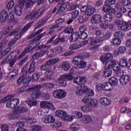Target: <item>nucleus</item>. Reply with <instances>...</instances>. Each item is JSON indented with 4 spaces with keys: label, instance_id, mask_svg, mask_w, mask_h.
Returning <instances> with one entry per match:
<instances>
[{
    "label": "nucleus",
    "instance_id": "f257e3e1",
    "mask_svg": "<svg viewBox=\"0 0 131 131\" xmlns=\"http://www.w3.org/2000/svg\"><path fill=\"white\" fill-rule=\"evenodd\" d=\"M46 35V33H43L41 35L37 36L34 39L30 42V43L28 46V47L26 48L22 54L19 55L20 54V51L19 50H16L13 53H11L9 56H8L2 62L1 65H5V64H7L8 62H9L10 66L13 67L14 64L17 60H20L22 58L26 53H31L32 54L34 49L37 46L39 45L38 40Z\"/></svg>",
    "mask_w": 131,
    "mask_h": 131
},
{
    "label": "nucleus",
    "instance_id": "f03ea898",
    "mask_svg": "<svg viewBox=\"0 0 131 131\" xmlns=\"http://www.w3.org/2000/svg\"><path fill=\"white\" fill-rule=\"evenodd\" d=\"M100 60L104 65L105 69L103 72L104 77H110L112 75L111 68H115L117 65V62L113 59V55L111 53H106L102 55L100 57Z\"/></svg>",
    "mask_w": 131,
    "mask_h": 131
},
{
    "label": "nucleus",
    "instance_id": "7ed1b4c3",
    "mask_svg": "<svg viewBox=\"0 0 131 131\" xmlns=\"http://www.w3.org/2000/svg\"><path fill=\"white\" fill-rule=\"evenodd\" d=\"M41 89V86L40 85H37L34 86L33 88L29 89L30 92H33L32 94V99H29L27 101V104L29 106H36L37 104V100L35 99H38L40 97V92L39 90Z\"/></svg>",
    "mask_w": 131,
    "mask_h": 131
},
{
    "label": "nucleus",
    "instance_id": "20e7f679",
    "mask_svg": "<svg viewBox=\"0 0 131 131\" xmlns=\"http://www.w3.org/2000/svg\"><path fill=\"white\" fill-rule=\"evenodd\" d=\"M13 99V95H9L5 98H3L0 103H6L7 102L6 106L7 108H15L17 105H18L20 102V100L18 99Z\"/></svg>",
    "mask_w": 131,
    "mask_h": 131
},
{
    "label": "nucleus",
    "instance_id": "39448f33",
    "mask_svg": "<svg viewBox=\"0 0 131 131\" xmlns=\"http://www.w3.org/2000/svg\"><path fill=\"white\" fill-rule=\"evenodd\" d=\"M91 22L93 24H98V23H100V27L104 29L108 27V24L106 23L105 21L102 20V17L99 14H94L92 17Z\"/></svg>",
    "mask_w": 131,
    "mask_h": 131
},
{
    "label": "nucleus",
    "instance_id": "423d86ee",
    "mask_svg": "<svg viewBox=\"0 0 131 131\" xmlns=\"http://www.w3.org/2000/svg\"><path fill=\"white\" fill-rule=\"evenodd\" d=\"M26 0H19L18 4L14 8V13L17 17H21L23 14V8Z\"/></svg>",
    "mask_w": 131,
    "mask_h": 131
},
{
    "label": "nucleus",
    "instance_id": "0eeeda50",
    "mask_svg": "<svg viewBox=\"0 0 131 131\" xmlns=\"http://www.w3.org/2000/svg\"><path fill=\"white\" fill-rule=\"evenodd\" d=\"M91 46H94V45H97L99 43L100 41H103L104 40V38L103 37V35L100 31H96V37L95 38H90Z\"/></svg>",
    "mask_w": 131,
    "mask_h": 131
},
{
    "label": "nucleus",
    "instance_id": "6e6552de",
    "mask_svg": "<svg viewBox=\"0 0 131 131\" xmlns=\"http://www.w3.org/2000/svg\"><path fill=\"white\" fill-rule=\"evenodd\" d=\"M96 89L97 91H105L110 92L112 91V87L110 83L108 82H104L101 84H98L96 85Z\"/></svg>",
    "mask_w": 131,
    "mask_h": 131
},
{
    "label": "nucleus",
    "instance_id": "1a4fd4ad",
    "mask_svg": "<svg viewBox=\"0 0 131 131\" xmlns=\"http://www.w3.org/2000/svg\"><path fill=\"white\" fill-rule=\"evenodd\" d=\"M73 62L75 65H77L80 69H83L86 67V62L82 58L79 57H74Z\"/></svg>",
    "mask_w": 131,
    "mask_h": 131
},
{
    "label": "nucleus",
    "instance_id": "9d476101",
    "mask_svg": "<svg viewBox=\"0 0 131 131\" xmlns=\"http://www.w3.org/2000/svg\"><path fill=\"white\" fill-rule=\"evenodd\" d=\"M81 101L84 104H87L88 106H92V107H93L94 108H97L98 106V103H97V102H95L94 99L91 98H89L86 96L83 98L81 100Z\"/></svg>",
    "mask_w": 131,
    "mask_h": 131
},
{
    "label": "nucleus",
    "instance_id": "9b49d317",
    "mask_svg": "<svg viewBox=\"0 0 131 131\" xmlns=\"http://www.w3.org/2000/svg\"><path fill=\"white\" fill-rule=\"evenodd\" d=\"M53 97L57 99H63L67 96V93L63 90H56L53 92Z\"/></svg>",
    "mask_w": 131,
    "mask_h": 131
},
{
    "label": "nucleus",
    "instance_id": "f8f14e48",
    "mask_svg": "<svg viewBox=\"0 0 131 131\" xmlns=\"http://www.w3.org/2000/svg\"><path fill=\"white\" fill-rule=\"evenodd\" d=\"M43 48H45L44 51L37 52L33 56L32 59H33V60H36L37 59H38V58L42 57V56H43V55H45L46 53H48V52H49V51L50 50V48H51V46L44 45Z\"/></svg>",
    "mask_w": 131,
    "mask_h": 131
},
{
    "label": "nucleus",
    "instance_id": "ddd939ff",
    "mask_svg": "<svg viewBox=\"0 0 131 131\" xmlns=\"http://www.w3.org/2000/svg\"><path fill=\"white\" fill-rule=\"evenodd\" d=\"M40 106L41 108H45V109H48V110H52L53 111L56 110V107H55L54 104L50 102L41 101L40 103Z\"/></svg>",
    "mask_w": 131,
    "mask_h": 131
},
{
    "label": "nucleus",
    "instance_id": "4468645a",
    "mask_svg": "<svg viewBox=\"0 0 131 131\" xmlns=\"http://www.w3.org/2000/svg\"><path fill=\"white\" fill-rule=\"evenodd\" d=\"M15 37L13 39L11 40L9 43H8L9 46H14L15 43H16V41L21 38V34H19L16 30H13L10 34V35H15Z\"/></svg>",
    "mask_w": 131,
    "mask_h": 131
},
{
    "label": "nucleus",
    "instance_id": "2eb2a0df",
    "mask_svg": "<svg viewBox=\"0 0 131 131\" xmlns=\"http://www.w3.org/2000/svg\"><path fill=\"white\" fill-rule=\"evenodd\" d=\"M27 111H28V109L23 106H19V107L13 108L12 110L13 113L14 115H16L17 116H19L18 114H20V113H24L25 112H27Z\"/></svg>",
    "mask_w": 131,
    "mask_h": 131
},
{
    "label": "nucleus",
    "instance_id": "dca6fc26",
    "mask_svg": "<svg viewBox=\"0 0 131 131\" xmlns=\"http://www.w3.org/2000/svg\"><path fill=\"white\" fill-rule=\"evenodd\" d=\"M31 81V79L27 77L26 75H23L20 76L17 80L18 84H21V83H29Z\"/></svg>",
    "mask_w": 131,
    "mask_h": 131
},
{
    "label": "nucleus",
    "instance_id": "f3484780",
    "mask_svg": "<svg viewBox=\"0 0 131 131\" xmlns=\"http://www.w3.org/2000/svg\"><path fill=\"white\" fill-rule=\"evenodd\" d=\"M42 121L44 123L49 124L54 123L55 122V118L52 115H47L45 117L42 118Z\"/></svg>",
    "mask_w": 131,
    "mask_h": 131
},
{
    "label": "nucleus",
    "instance_id": "a211bd4d",
    "mask_svg": "<svg viewBox=\"0 0 131 131\" xmlns=\"http://www.w3.org/2000/svg\"><path fill=\"white\" fill-rule=\"evenodd\" d=\"M99 103H100L102 106L107 107V106L111 105V100L106 97H102L99 99Z\"/></svg>",
    "mask_w": 131,
    "mask_h": 131
},
{
    "label": "nucleus",
    "instance_id": "6ab92c4d",
    "mask_svg": "<svg viewBox=\"0 0 131 131\" xmlns=\"http://www.w3.org/2000/svg\"><path fill=\"white\" fill-rule=\"evenodd\" d=\"M86 82V79L85 77H77L74 79V83L75 84H83Z\"/></svg>",
    "mask_w": 131,
    "mask_h": 131
},
{
    "label": "nucleus",
    "instance_id": "aec40b11",
    "mask_svg": "<svg viewBox=\"0 0 131 131\" xmlns=\"http://www.w3.org/2000/svg\"><path fill=\"white\" fill-rule=\"evenodd\" d=\"M38 2V4H43L46 0H27L26 3L27 8H30L31 5L33 4H36Z\"/></svg>",
    "mask_w": 131,
    "mask_h": 131
},
{
    "label": "nucleus",
    "instance_id": "412c9836",
    "mask_svg": "<svg viewBox=\"0 0 131 131\" xmlns=\"http://www.w3.org/2000/svg\"><path fill=\"white\" fill-rule=\"evenodd\" d=\"M43 12H45V8H43L39 9L37 11L33 10L32 12L33 19H36L38 18L39 16H41V14H43Z\"/></svg>",
    "mask_w": 131,
    "mask_h": 131
},
{
    "label": "nucleus",
    "instance_id": "4be33fe9",
    "mask_svg": "<svg viewBox=\"0 0 131 131\" xmlns=\"http://www.w3.org/2000/svg\"><path fill=\"white\" fill-rule=\"evenodd\" d=\"M9 19V13L3 10L0 13V20L1 22H5V21H7Z\"/></svg>",
    "mask_w": 131,
    "mask_h": 131
},
{
    "label": "nucleus",
    "instance_id": "5701e85b",
    "mask_svg": "<svg viewBox=\"0 0 131 131\" xmlns=\"http://www.w3.org/2000/svg\"><path fill=\"white\" fill-rule=\"evenodd\" d=\"M130 76L128 75H123L120 79V82L121 84L124 85L130 81Z\"/></svg>",
    "mask_w": 131,
    "mask_h": 131
},
{
    "label": "nucleus",
    "instance_id": "b1692460",
    "mask_svg": "<svg viewBox=\"0 0 131 131\" xmlns=\"http://www.w3.org/2000/svg\"><path fill=\"white\" fill-rule=\"evenodd\" d=\"M73 71H74V68H72L69 73L63 75L61 76L66 80H73V78H74L72 76L73 75Z\"/></svg>",
    "mask_w": 131,
    "mask_h": 131
},
{
    "label": "nucleus",
    "instance_id": "393cba45",
    "mask_svg": "<svg viewBox=\"0 0 131 131\" xmlns=\"http://www.w3.org/2000/svg\"><path fill=\"white\" fill-rule=\"evenodd\" d=\"M128 62L125 58H120L118 63V66L119 68L123 69L124 67H127Z\"/></svg>",
    "mask_w": 131,
    "mask_h": 131
},
{
    "label": "nucleus",
    "instance_id": "a878e982",
    "mask_svg": "<svg viewBox=\"0 0 131 131\" xmlns=\"http://www.w3.org/2000/svg\"><path fill=\"white\" fill-rule=\"evenodd\" d=\"M67 113L63 110H58L56 112V116L59 118L61 119V120H63Z\"/></svg>",
    "mask_w": 131,
    "mask_h": 131
},
{
    "label": "nucleus",
    "instance_id": "bb28decb",
    "mask_svg": "<svg viewBox=\"0 0 131 131\" xmlns=\"http://www.w3.org/2000/svg\"><path fill=\"white\" fill-rule=\"evenodd\" d=\"M82 123H91L92 122V117L89 115H84L80 119Z\"/></svg>",
    "mask_w": 131,
    "mask_h": 131
},
{
    "label": "nucleus",
    "instance_id": "cd10ccee",
    "mask_svg": "<svg viewBox=\"0 0 131 131\" xmlns=\"http://www.w3.org/2000/svg\"><path fill=\"white\" fill-rule=\"evenodd\" d=\"M45 77L48 80H52L54 78V71L48 70L45 73Z\"/></svg>",
    "mask_w": 131,
    "mask_h": 131
},
{
    "label": "nucleus",
    "instance_id": "c85d7f7f",
    "mask_svg": "<svg viewBox=\"0 0 131 131\" xmlns=\"http://www.w3.org/2000/svg\"><path fill=\"white\" fill-rule=\"evenodd\" d=\"M78 37H79L78 33L77 32H74L71 34L70 37V41H71V42H74V41H76V40L78 39Z\"/></svg>",
    "mask_w": 131,
    "mask_h": 131
},
{
    "label": "nucleus",
    "instance_id": "c756f323",
    "mask_svg": "<svg viewBox=\"0 0 131 131\" xmlns=\"http://www.w3.org/2000/svg\"><path fill=\"white\" fill-rule=\"evenodd\" d=\"M103 12L105 13H110L111 14H115V9L114 8H112L111 6H104L103 7Z\"/></svg>",
    "mask_w": 131,
    "mask_h": 131
},
{
    "label": "nucleus",
    "instance_id": "7c9ffc66",
    "mask_svg": "<svg viewBox=\"0 0 131 131\" xmlns=\"http://www.w3.org/2000/svg\"><path fill=\"white\" fill-rule=\"evenodd\" d=\"M31 27V23H29L28 24H27L22 30L21 32H20V31H19V29H16V30H14L15 31L17 30L18 34H21V36H22V35L23 34V33H25V32H26V31H27V30H28V29H29L30 28V27ZM24 32V33H23Z\"/></svg>",
    "mask_w": 131,
    "mask_h": 131
},
{
    "label": "nucleus",
    "instance_id": "2f4dec72",
    "mask_svg": "<svg viewBox=\"0 0 131 131\" xmlns=\"http://www.w3.org/2000/svg\"><path fill=\"white\" fill-rule=\"evenodd\" d=\"M14 125H15V126H19V125L20 126V127L17 129L16 131H27L26 129L21 127L24 126L25 125L24 122H15L14 123Z\"/></svg>",
    "mask_w": 131,
    "mask_h": 131
},
{
    "label": "nucleus",
    "instance_id": "473e14b6",
    "mask_svg": "<svg viewBox=\"0 0 131 131\" xmlns=\"http://www.w3.org/2000/svg\"><path fill=\"white\" fill-rule=\"evenodd\" d=\"M96 12V9L94 8H88L85 11V14L87 16H92L94 13Z\"/></svg>",
    "mask_w": 131,
    "mask_h": 131
},
{
    "label": "nucleus",
    "instance_id": "72a5a7b5",
    "mask_svg": "<svg viewBox=\"0 0 131 131\" xmlns=\"http://www.w3.org/2000/svg\"><path fill=\"white\" fill-rule=\"evenodd\" d=\"M114 71H115V72L117 76H121V77L123 76V71L121 70L120 68L117 67L116 69H114Z\"/></svg>",
    "mask_w": 131,
    "mask_h": 131
},
{
    "label": "nucleus",
    "instance_id": "f704fd0d",
    "mask_svg": "<svg viewBox=\"0 0 131 131\" xmlns=\"http://www.w3.org/2000/svg\"><path fill=\"white\" fill-rule=\"evenodd\" d=\"M65 79L61 76L58 81V85L59 86H66V81H65Z\"/></svg>",
    "mask_w": 131,
    "mask_h": 131
},
{
    "label": "nucleus",
    "instance_id": "c9c22d12",
    "mask_svg": "<svg viewBox=\"0 0 131 131\" xmlns=\"http://www.w3.org/2000/svg\"><path fill=\"white\" fill-rule=\"evenodd\" d=\"M70 64H69L68 62H63L62 63L61 66V69L62 70H64V71H67L70 69Z\"/></svg>",
    "mask_w": 131,
    "mask_h": 131
},
{
    "label": "nucleus",
    "instance_id": "e433bc0d",
    "mask_svg": "<svg viewBox=\"0 0 131 131\" xmlns=\"http://www.w3.org/2000/svg\"><path fill=\"white\" fill-rule=\"evenodd\" d=\"M58 62H59V58H53L48 60L47 64L49 66H53L54 64H57Z\"/></svg>",
    "mask_w": 131,
    "mask_h": 131
},
{
    "label": "nucleus",
    "instance_id": "4c0bfd02",
    "mask_svg": "<svg viewBox=\"0 0 131 131\" xmlns=\"http://www.w3.org/2000/svg\"><path fill=\"white\" fill-rule=\"evenodd\" d=\"M75 93L76 96H78V97L82 96V95H83L82 90L81 89V86L76 87L75 89Z\"/></svg>",
    "mask_w": 131,
    "mask_h": 131
},
{
    "label": "nucleus",
    "instance_id": "58836bf2",
    "mask_svg": "<svg viewBox=\"0 0 131 131\" xmlns=\"http://www.w3.org/2000/svg\"><path fill=\"white\" fill-rule=\"evenodd\" d=\"M74 117H75V116L68 115L67 113L63 119V121H69V122L73 121V119H74Z\"/></svg>",
    "mask_w": 131,
    "mask_h": 131
},
{
    "label": "nucleus",
    "instance_id": "ea45409f",
    "mask_svg": "<svg viewBox=\"0 0 131 131\" xmlns=\"http://www.w3.org/2000/svg\"><path fill=\"white\" fill-rule=\"evenodd\" d=\"M108 81L111 86L116 85V84H117V83L118 82V80L116 79V78L114 77H112L110 78Z\"/></svg>",
    "mask_w": 131,
    "mask_h": 131
},
{
    "label": "nucleus",
    "instance_id": "a19ab883",
    "mask_svg": "<svg viewBox=\"0 0 131 131\" xmlns=\"http://www.w3.org/2000/svg\"><path fill=\"white\" fill-rule=\"evenodd\" d=\"M40 76V73L38 72H35L33 74L32 80V81L35 82L37 81L39 79Z\"/></svg>",
    "mask_w": 131,
    "mask_h": 131
},
{
    "label": "nucleus",
    "instance_id": "79ce46f5",
    "mask_svg": "<svg viewBox=\"0 0 131 131\" xmlns=\"http://www.w3.org/2000/svg\"><path fill=\"white\" fill-rule=\"evenodd\" d=\"M55 86V84L52 83H47L43 84V88L45 90H52Z\"/></svg>",
    "mask_w": 131,
    "mask_h": 131
},
{
    "label": "nucleus",
    "instance_id": "37998d69",
    "mask_svg": "<svg viewBox=\"0 0 131 131\" xmlns=\"http://www.w3.org/2000/svg\"><path fill=\"white\" fill-rule=\"evenodd\" d=\"M71 127L74 130H78V129H80V125L78 123L75 122L71 124Z\"/></svg>",
    "mask_w": 131,
    "mask_h": 131
},
{
    "label": "nucleus",
    "instance_id": "c03bdc74",
    "mask_svg": "<svg viewBox=\"0 0 131 131\" xmlns=\"http://www.w3.org/2000/svg\"><path fill=\"white\" fill-rule=\"evenodd\" d=\"M79 12L78 10H75L73 12L69 14V15L71 16L72 19H76L77 16H78Z\"/></svg>",
    "mask_w": 131,
    "mask_h": 131
},
{
    "label": "nucleus",
    "instance_id": "a18cd8bd",
    "mask_svg": "<svg viewBox=\"0 0 131 131\" xmlns=\"http://www.w3.org/2000/svg\"><path fill=\"white\" fill-rule=\"evenodd\" d=\"M116 0H106L105 2V5L107 7H110V6H113V5H115V3Z\"/></svg>",
    "mask_w": 131,
    "mask_h": 131
},
{
    "label": "nucleus",
    "instance_id": "49530a36",
    "mask_svg": "<svg viewBox=\"0 0 131 131\" xmlns=\"http://www.w3.org/2000/svg\"><path fill=\"white\" fill-rule=\"evenodd\" d=\"M122 29H119V30H123V31H127L128 30V27H127V24L126 22L124 21L121 26Z\"/></svg>",
    "mask_w": 131,
    "mask_h": 131
},
{
    "label": "nucleus",
    "instance_id": "de8ad7c7",
    "mask_svg": "<svg viewBox=\"0 0 131 131\" xmlns=\"http://www.w3.org/2000/svg\"><path fill=\"white\" fill-rule=\"evenodd\" d=\"M59 7L60 8L58 11L57 14H61V13L64 12V10H66V8H67V6L64 4H61Z\"/></svg>",
    "mask_w": 131,
    "mask_h": 131
},
{
    "label": "nucleus",
    "instance_id": "09e8293b",
    "mask_svg": "<svg viewBox=\"0 0 131 131\" xmlns=\"http://www.w3.org/2000/svg\"><path fill=\"white\" fill-rule=\"evenodd\" d=\"M73 114H74L75 117H76V118H77L78 119H80V118H82V117H83V115L82 114V113L80 112H74Z\"/></svg>",
    "mask_w": 131,
    "mask_h": 131
},
{
    "label": "nucleus",
    "instance_id": "8fccbe9b",
    "mask_svg": "<svg viewBox=\"0 0 131 131\" xmlns=\"http://www.w3.org/2000/svg\"><path fill=\"white\" fill-rule=\"evenodd\" d=\"M124 36V34L121 32H116L115 34V37L119 38V39H122V37Z\"/></svg>",
    "mask_w": 131,
    "mask_h": 131
},
{
    "label": "nucleus",
    "instance_id": "3c124183",
    "mask_svg": "<svg viewBox=\"0 0 131 131\" xmlns=\"http://www.w3.org/2000/svg\"><path fill=\"white\" fill-rule=\"evenodd\" d=\"M14 5H15V3H14V0L10 1L7 5V10H8V11H10V10H12V8L14 7Z\"/></svg>",
    "mask_w": 131,
    "mask_h": 131
},
{
    "label": "nucleus",
    "instance_id": "603ef678",
    "mask_svg": "<svg viewBox=\"0 0 131 131\" xmlns=\"http://www.w3.org/2000/svg\"><path fill=\"white\" fill-rule=\"evenodd\" d=\"M124 22V21H121L120 19H117L115 22V25L118 26V29H122V27H121V25Z\"/></svg>",
    "mask_w": 131,
    "mask_h": 131
},
{
    "label": "nucleus",
    "instance_id": "864d4df0",
    "mask_svg": "<svg viewBox=\"0 0 131 131\" xmlns=\"http://www.w3.org/2000/svg\"><path fill=\"white\" fill-rule=\"evenodd\" d=\"M10 51H11V48H7L4 50L2 53H0V59H2L4 56L7 55V54H8Z\"/></svg>",
    "mask_w": 131,
    "mask_h": 131
},
{
    "label": "nucleus",
    "instance_id": "5fc2aeb1",
    "mask_svg": "<svg viewBox=\"0 0 131 131\" xmlns=\"http://www.w3.org/2000/svg\"><path fill=\"white\" fill-rule=\"evenodd\" d=\"M32 131H40L41 130V126L38 125H32L30 128Z\"/></svg>",
    "mask_w": 131,
    "mask_h": 131
},
{
    "label": "nucleus",
    "instance_id": "6e6d98bb",
    "mask_svg": "<svg viewBox=\"0 0 131 131\" xmlns=\"http://www.w3.org/2000/svg\"><path fill=\"white\" fill-rule=\"evenodd\" d=\"M112 43H113V45H115V46H119V45L121 43V39L115 37L113 40Z\"/></svg>",
    "mask_w": 131,
    "mask_h": 131
},
{
    "label": "nucleus",
    "instance_id": "4d7b16f0",
    "mask_svg": "<svg viewBox=\"0 0 131 131\" xmlns=\"http://www.w3.org/2000/svg\"><path fill=\"white\" fill-rule=\"evenodd\" d=\"M81 45L73 44L70 46V50H77V49H80L81 48Z\"/></svg>",
    "mask_w": 131,
    "mask_h": 131
},
{
    "label": "nucleus",
    "instance_id": "13d9d810",
    "mask_svg": "<svg viewBox=\"0 0 131 131\" xmlns=\"http://www.w3.org/2000/svg\"><path fill=\"white\" fill-rule=\"evenodd\" d=\"M34 87L28 88V86H24L18 89L19 93H25L27 90L29 91V89H33Z\"/></svg>",
    "mask_w": 131,
    "mask_h": 131
},
{
    "label": "nucleus",
    "instance_id": "bf43d9fd",
    "mask_svg": "<svg viewBox=\"0 0 131 131\" xmlns=\"http://www.w3.org/2000/svg\"><path fill=\"white\" fill-rule=\"evenodd\" d=\"M79 7V5L78 4H69V11H72L73 10H75V9H77V8Z\"/></svg>",
    "mask_w": 131,
    "mask_h": 131
},
{
    "label": "nucleus",
    "instance_id": "052dcab7",
    "mask_svg": "<svg viewBox=\"0 0 131 131\" xmlns=\"http://www.w3.org/2000/svg\"><path fill=\"white\" fill-rule=\"evenodd\" d=\"M103 19H104L105 21L110 22V21H112V20H113V16L111 14H107L103 17Z\"/></svg>",
    "mask_w": 131,
    "mask_h": 131
},
{
    "label": "nucleus",
    "instance_id": "680f3d73",
    "mask_svg": "<svg viewBox=\"0 0 131 131\" xmlns=\"http://www.w3.org/2000/svg\"><path fill=\"white\" fill-rule=\"evenodd\" d=\"M35 71V63H32L30 64V67L29 68V73H32V72H34Z\"/></svg>",
    "mask_w": 131,
    "mask_h": 131
},
{
    "label": "nucleus",
    "instance_id": "e2e57ef3",
    "mask_svg": "<svg viewBox=\"0 0 131 131\" xmlns=\"http://www.w3.org/2000/svg\"><path fill=\"white\" fill-rule=\"evenodd\" d=\"M130 0H122V5L124 7H128V6H130Z\"/></svg>",
    "mask_w": 131,
    "mask_h": 131
},
{
    "label": "nucleus",
    "instance_id": "0e129e2a",
    "mask_svg": "<svg viewBox=\"0 0 131 131\" xmlns=\"http://www.w3.org/2000/svg\"><path fill=\"white\" fill-rule=\"evenodd\" d=\"M54 52L56 53V54H60V53H62L63 51V48H62L61 46H58L57 47H55L54 49Z\"/></svg>",
    "mask_w": 131,
    "mask_h": 131
},
{
    "label": "nucleus",
    "instance_id": "69168bd1",
    "mask_svg": "<svg viewBox=\"0 0 131 131\" xmlns=\"http://www.w3.org/2000/svg\"><path fill=\"white\" fill-rule=\"evenodd\" d=\"M26 20H33V15L32 12H29L28 13L26 17H25Z\"/></svg>",
    "mask_w": 131,
    "mask_h": 131
},
{
    "label": "nucleus",
    "instance_id": "338daca9",
    "mask_svg": "<svg viewBox=\"0 0 131 131\" xmlns=\"http://www.w3.org/2000/svg\"><path fill=\"white\" fill-rule=\"evenodd\" d=\"M79 38H80V39H85V38H88V34L86 33H81L79 35Z\"/></svg>",
    "mask_w": 131,
    "mask_h": 131
},
{
    "label": "nucleus",
    "instance_id": "774afa93",
    "mask_svg": "<svg viewBox=\"0 0 131 131\" xmlns=\"http://www.w3.org/2000/svg\"><path fill=\"white\" fill-rule=\"evenodd\" d=\"M1 129L2 131H9V126L7 124L3 125L1 126Z\"/></svg>",
    "mask_w": 131,
    "mask_h": 131
}]
</instances>
